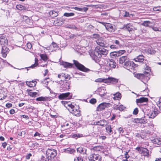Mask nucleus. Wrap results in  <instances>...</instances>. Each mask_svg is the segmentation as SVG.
Wrapping results in <instances>:
<instances>
[{"label": "nucleus", "instance_id": "obj_60", "mask_svg": "<svg viewBox=\"0 0 161 161\" xmlns=\"http://www.w3.org/2000/svg\"><path fill=\"white\" fill-rule=\"evenodd\" d=\"M74 9L78 11H82L83 10H85L84 9H85L84 8H78L77 7H75L74 8Z\"/></svg>", "mask_w": 161, "mask_h": 161}, {"label": "nucleus", "instance_id": "obj_17", "mask_svg": "<svg viewBox=\"0 0 161 161\" xmlns=\"http://www.w3.org/2000/svg\"><path fill=\"white\" fill-rule=\"evenodd\" d=\"M129 58L127 56H123L121 57L119 60V63L120 64H122L123 63L125 64V62H127L128 61Z\"/></svg>", "mask_w": 161, "mask_h": 161}, {"label": "nucleus", "instance_id": "obj_1", "mask_svg": "<svg viewBox=\"0 0 161 161\" xmlns=\"http://www.w3.org/2000/svg\"><path fill=\"white\" fill-rule=\"evenodd\" d=\"M107 64L103 67V71L105 72H108L111 68H115L116 66V63L113 59H107Z\"/></svg>", "mask_w": 161, "mask_h": 161}, {"label": "nucleus", "instance_id": "obj_33", "mask_svg": "<svg viewBox=\"0 0 161 161\" xmlns=\"http://www.w3.org/2000/svg\"><path fill=\"white\" fill-rule=\"evenodd\" d=\"M106 122V121L105 120H102L96 122V125H100L103 126L105 125V123Z\"/></svg>", "mask_w": 161, "mask_h": 161}, {"label": "nucleus", "instance_id": "obj_42", "mask_svg": "<svg viewBox=\"0 0 161 161\" xmlns=\"http://www.w3.org/2000/svg\"><path fill=\"white\" fill-rule=\"evenodd\" d=\"M28 94L30 96L33 97H35L37 95L38 96L37 92H29Z\"/></svg>", "mask_w": 161, "mask_h": 161}, {"label": "nucleus", "instance_id": "obj_43", "mask_svg": "<svg viewBox=\"0 0 161 161\" xmlns=\"http://www.w3.org/2000/svg\"><path fill=\"white\" fill-rule=\"evenodd\" d=\"M22 17L23 18V20L28 24L30 21L29 17L26 16H22Z\"/></svg>", "mask_w": 161, "mask_h": 161}, {"label": "nucleus", "instance_id": "obj_9", "mask_svg": "<svg viewBox=\"0 0 161 161\" xmlns=\"http://www.w3.org/2000/svg\"><path fill=\"white\" fill-rule=\"evenodd\" d=\"M110 104L106 103H103L100 104L97 108L98 111H100L106 108H108L110 107Z\"/></svg>", "mask_w": 161, "mask_h": 161}, {"label": "nucleus", "instance_id": "obj_58", "mask_svg": "<svg viewBox=\"0 0 161 161\" xmlns=\"http://www.w3.org/2000/svg\"><path fill=\"white\" fill-rule=\"evenodd\" d=\"M118 47L116 45H114L113 44L112 45H111L110 46V47L111 49H115L118 48Z\"/></svg>", "mask_w": 161, "mask_h": 161}, {"label": "nucleus", "instance_id": "obj_51", "mask_svg": "<svg viewBox=\"0 0 161 161\" xmlns=\"http://www.w3.org/2000/svg\"><path fill=\"white\" fill-rule=\"evenodd\" d=\"M67 28L69 29H77L76 26L74 25H69L67 26Z\"/></svg>", "mask_w": 161, "mask_h": 161}, {"label": "nucleus", "instance_id": "obj_47", "mask_svg": "<svg viewBox=\"0 0 161 161\" xmlns=\"http://www.w3.org/2000/svg\"><path fill=\"white\" fill-rule=\"evenodd\" d=\"M54 23H55V24H57V25H60L62 24L63 23V20L62 19V20L61 21H60L59 20H58V19L57 20H55L54 21Z\"/></svg>", "mask_w": 161, "mask_h": 161}, {"label": "nucleus", "instance_id": "obj_5", "mask_svg": "<svg viewBox=\"0 0 161 161\" xmlns=\"http://www.w3.org/2000/svg\"><path fill=\"white\" fill-rule=\"evenodd\" d=\"M74 64L75 66L79 70L85 72H87L90 69L86 68L84 65L79 63L78 61L75 60H73Z\"/></svg>", "mask_w": 161, "mask_h": 161}, {"label": "nucleus", "instance_id": "obj_20", "mask_svg": "<svg viewBox=\"0 0 161 161\" xmlns=\"http://www.w3.org/2000/svg\"><path fill=\"white\" fill-rule=\"evenodd\" d=\"M159 111L157 109H154L151 114L148 115L149 118L153 119L159 113Z\"/></svg>", "mask_w": 161, "mask_h": 161}, {"label": "nucleus", "instance_id": "obj_28", "mask_svg": "<svg viewBox=\"0 0 161 161\" xmlns=\"http://www.w3.org/2000/svg\"><path fill=\"white\" fill-rule=\"evenodd\" d=\"M86 149L85 147H79L77 149V152L83 154H86Z\"/></svg>", "mask_w": 161, "mask_h": 161}, {"label": "nucleus", "instance_id": "obj_4", "mask_svg": "<svg viewBox=\"0 0 161 161\" xmlns=\"http://www.w3.org/2000/svg\"><path fill=\"white\" fill-rule=\"evenodd\" d=\"M57 154V151L53 149H48L46 151V157L53 161Z\"/></svg>", "mask_w": 161, "mask_h": 161}, {"label": "nucleus", "instance_id": "obj_8", "mask_svg": "<svg viewBox=\"0 0 161 161\" xmlns=\"http://www.w3.org/2000/svg\"><path fill=\"white\" fill-rule=\"evenodd\" d=\"M124 66L127 68H135L138 66L137 64H135L133 61H131L129 59L128 61L125 62L124 64Z\"/></svg>", "mask_w": 161, "mask_h": 161}, {"label": "nucleus", "instance_id": "obj_61", "mask_svg": "<svg viewBox=\"0 0 161 161\" xmlns=\"http://www.w3.org/2000/svg\"><path fill=\"white\" fill-rule=\"evenodd\" d=\"M92 37L93 38L97 39H99V38H100V36L99 35L97 34H93V35Z\"/></svg>", "mask_w": 161, "mask_h": 161}, {"label": "nucleus", "instance_id": "obj_10", "mask_svg": "<svg viewBox=\"0 0 161 161\" xmlns=\"http://www.w3.org/2000/svg\"><path fill=\"white\" fill-rule=\"evenodd\" d=\"M104 25L106 30L110 32H112L115 31L114 25L112 24L109 23H104Z\"/></svg>", "mask_w": 161, "mask_h": 161}, {"label": "nucleus", "instance_id": "obj_34", "mask_svg": "<svg viewBox=\"0 0 161 161\" xmlns=\"http://www.w3.org/2000/svg\"><path fill=\"white\" fill-rule=\"evenodd\" d=\"M147 52L151 54H154L156 53V51L154 50L152 47H148L147 50Z\"/></svg>", "mask_w": 161, "mask_h": 161}, {"label": "nucleus", "instance_id": "obj_32", "mask_svg": "<svg viewBox=\"0 0 161 161\" xmlns=\"http://www.w3.org/2000/svg\"><path fill=\"white\" fill-rule=\"evenodd\" d=\"M114 99L115 100H119L121 97V94L119 92H117L115 94H114Z\"/></svg>", "mask_w": 161, "mask_h": 161}, {"label": "nucleus", "instance_id": "obj_59", "mask_svg": "<svg viewBox=\"0 0 161 161\" xmlns=\"http://www.w3.org/2000/svg\"><path fill=\"white\" fill-rule=\"evenodd\" d=\"M158 106L159 107V109L161 110V98L159 99L158 103H157Z\"/></svg>", "mask_w": 161, "mask_h": 161}, {"label": "nucleus", "instance_id": "obj_56", "mask_svg": "<svg viewBox=\"0 0 161 161\" xmlns=\"http://www.w3.org/2000/svg\"><path fill=\"white\" fill-rule=\"evenodd\" d=\"M49 79V78H47L46 79H45L43 81H42L41 82L42 84H45V85H47V83H48V81L47 80Z\"/></svg>", "mask_w": 161, "mask_h": 161}, {"label": "nucleus", "instance_id": "obj_18", "mask_svg": "<svg viewBox=\"0 0 161 161\" xmlns=\"http://www.w3.org/2000/svg\"><path fill=\"white\" fill-rule=\"evenodd\" d=\"M125 27L130 32L137 30L136 28L134 27L130 24L125 25Z\"/></svg>", "mask_w": 161, "mask_h": 161}, {"label": "nucleus", "instance_id": "obj_24", "mask_svg": "<svg viewBox=\"0 0 161 161\" xmlns=\"http://www.w3.org/2000/svg\"><path fill=\"white\" fill-rule=\"evenodd\" d=\"M106 132L109 135H111L113 134V132L112 130V127L110 125H106Z\"/></svg>", "mask_w": 161, "mask_h": 161}, {"label": "nucleus", "instance_id": "obj_52", "mask_svg": "<svg viewBox=\"0 0 161 161\" xmlns=\"http://www.w3.org/2000/svg\"><path fill=\"white\" fill-rule=\"evenodd\" d=\"M151 23L149 21H144L142 23V25L145 26H149Z\"/></svg>", "mask_w": 161, "mask_h": 161}, {"label": "nucleus", "instance_id": "obj_29", "mask_svg": "<svg viewBox=\"0 0 161 161\" xmlns=\"http://www.w3.org/2000/svg\"><path fill=\"white\" fill-rule=\"evenodd\" d=\"M106 82L108 81L111 83L113 84H115L118 82V80L117 79L113 78H108L107 80H106Z\"/></svg>", "mask_w": 161, "mask_h": 161}, {"label": "nucleus", "instance_id": "obj_22", "mask_svg": "<svg viewBox=\"0 0 161 161\" xmlns=\"http://www.w3.org/2000/svg\"><path fill=\"white\" fill-rule=\"evenodd\" d=\"M7 96V93L4 90L0 89V100L4 99Z\"/></svg>", "mask_w": 161, "mask_h": 161}, {"label": "nucleus", "instance_id": "obj_63", "mask_svg": "<svg viewBox=\"0 0 161 161\" xmlns=\"http://www.w3.org/2000/svg\"><path fill=\"white\" fill-rule=\"evenodd\" d=\"M96 100L95 98H92L90 100V103L91 104H94L96 103Z\"/></svg>", "mask_w": 161, "mask_h": 161}, {"label": "nucleus", "instance_id": "obj_41", "mask_svg": "<svg viewBox=\"0 0 161 161\" xmlns=\"http://www.w3.org/2000/svg\"><path fill=\"white\" fill-rule=\"evenodd\" d=\"M125 107L122 105L119 106H116L115 107V108L117 110H119L120 111H122L124 109Z\"/></svg>", "mask_w": 161, "mask_h": 161}, {"label": "nucleus", "instance_id": "obj_7", "mask_svg": "<svg viewBox=\"0 0 161 161\" xmlns=\"http://www.w3.org/2000/svg\"><path fill=\"white\" fill-rule=\"evenodd\" d=\"M72 95L70 92H67L61 94L58 96V98L60 99H69L72 97Z\"/></svg>", "mask_w": 161, "mask_h": 161}, {"label": "nucleus", "instance_id": "obj_44", "mask_svg": "<svg viewBox=\"0 0 161 161\" xmlns=\"http://www.w3.org/2000/svg\"><path fill=\"white\" fill-rule=\"evenodd\" d=\"M116 52L117 54V57H118L124 53L125 52V50H121L117 51Z\"/></svg>", "mask_w": 161, "mask_h": 161}, {"label": "nucleus", "instance_id": "obj_37", "mask_svg": "<svg viewBox=\"0 0 161 161\" xmlns=\"http://www.w3.org/2000/svg\"><path fill=\"white\" fill-rule=\"evenodd\" d=\"M53 47L54 48L56 49L58 47V46L56 43L53 42L52 44V45H51L50 47H47L46 49L49 50L50 47Z\"/></svg>", "mask_w": 161, "mask_h": 161}, {"label": "nucleus", "instance_id": "obj_53", "mask_svg": "<svg viewBox=\"0 0 161 161\" xmlns=\"http://www.w3.org/2000/svg\"><path fill=\"white\" fill-rule=\"evenodd\" d=\"M133 15L132 14H130L127 11H125V14L123 15V16L124 17H131V16H133Z\"/></svg>", "mask_w": 161, "mask_h": 161}, {"label": "nucleus", "instance_id": "obj_48", "mask_svg": "<svg viewBox=\"0 0 161 161\" xmlns=\"http://www.w3.org/2000/svg\"><path fill=\"white\" fill-rule=\"evenodd\" d=\"M40 161H51V159H49L47 157L45 158V157L42 156Z\"/></svg>", "mask_w": 161, "mask_h": 161}, {"label": "nucleus", "instance_id": "obj_13", "mask_svg": "<svg viewBox=\"0 0 161 161\" xmlns=\"http://www.w3.org/2000/svg\"><path fill=\"white\" fill-rule=\"evenodd\" d=\"M8 40L5 36L2 35L0 37V44L1 45L7 46L8 44Z\"/></svg>", "mask_w": 161, "mask_h": 161}, {"label": "nucleus", "instance_id": "obj_39", "mask_svg": "<svg viewBox=\"0 0 161 161\" xmlns=\"http://www.w3.org/2000/svg\"><path fill=\"white\" fill-rule=\"evenodd\" d=\"M36 100L38 101H45L47 100V97H41L36 98Z\"/></svg>", "mask_w": 161, "mask_h": 161}, {"label": "nucleus", "instance_id": "obj_38", "mask_svg": "<svg viewBox=\"0 0 161 161\" xmlns=\"http://www.w3.org/2000/svg\"><path fill=\"white\" fill-rule=\"evenodd\" d=\"M83 134H73L72 136V137L73 138H75L76 139H77L78 138L83 137Z\"/></svg>", "mask_w": 161, "mask_h": 161}, {"label": "nucleus", "instance_id": "obj_12", "mask_svg": "<svg viewBox=\"0 0 161 161\" xmlns=\"http://www.w3.org/2000/svg\"><path fill=\"white\" fill-rule=\"evenodd\" d=\"M6 46H2V51H1V54H2V57L5 58L6 57L7 53H8L9 49L7 48Z\"/></svg>", "mask_w": 161, "mask_h": 161}, {"label": "nucleus", "instance_id": "obj_46", "mask_svg": "<svg viewBox=\"0 0 161 161\" xmlns=\"http://www.w3.org/2000/svg\"><path fill=\"white\" fill-rule=\"evenodd\" d=\"M38 60L37 58H35V63L34 64H32L31 66L29 67V68H33L38 65Z\"/></svg>", "mask_w": 161, "mask_h": 161}, {"label": "nucleus", "instance_id": "obj_30", "mask_svg": "<svg viewBox=\"0 0 161 161\" xmlns=\"http://www.w3.org/2000/svg\"><path fill=\"white\" fill-rule=\"evenodd\" d=\"M49 15L53 18L56 17L58 16V13L57 12L53 10H52L50 11L49 12Z\"/></svg>", "mask_w": 161, "mask_h": 161}, {"label": "nucleus", "instance_id": "obj_11", "mask_svg": "<svg viewBox=\"0 0 161 161\" xmlns=\"http://www.w3.org/2000/svg\"><path fill=\"white\" fill-rule=\"evenodd\" d=\"M150 74L148 73V72H144L143 74H142L140 79L143 82L144 81H147L149 79Z\"/></svg>", "mask_w": 161, "mask_h": 161}, {"label": "nucleus", "instance_id": "obj_31", "mask_svg": "<svg viewBox=\"0 0 161 161\" xmlns=\"http://www.w3.org/2000/svg\"><path fill=\"white\" fill-rule=\"evenodd\" d=\"M16 8L20 10H28V8L24 6L19 4L17 5L16 6Z\"/></svg>", "mask_w": 161, "mask_h": 161}, {"label": "nucleus", "instance_id": "obj_15", "mask_svg": "<svg viewBox=\"0 0 161 161\" xmlns=\"http://www.w3.org/2000/svg\"><path fill=\"white\" fill-rule=\"evenodd\" d=\"M148 101V99L147 98L142 97L139 99H137L136 100V102L138 105H140L141 103L144 102H147Z\"/></svg>", "mask_w": 161, "mask_h": 161}, {"label": "nucleus", "instance_id": "obj_62", "mask_svg": "<svg viewBox=\"0 0 161 161\" xmlns=\"http://www.w3.org/2000/svg\"><path fill=\"white\" fill-rule=\"evenodd\" d=\"M142 74H136L135 75V76L138 79L140 80L141 76H142Z\"/></svg>", "mask_w": 161, "mask_h": 161}, {"label": "nucleus", "instance_id": "obj_45", "mask_svg": "<svg viewBox=\"0 0 161 161\" xmlns=\"http://www.w3.org/2000/svg\"><path fill=\"white\" fill-rule=\"evenodd\" d=\"M40 56L41 59L44 61H46L48 59V58L47 55L45 54H41L40 55Z\"/></svg>", "mask_w": 161, "mask_h": 161}, {"label": "nucleus", "instance_id": "obj_57", "mask_svg": "<svg viewBox=\"0 0 161 161\" xmlns=\"http://www.w3.org/2000/svg\"><path fill=\"white\" fill-rule=\"evenodd\" d=\"M113 43L114 44H116V45L118 46H118H119L120 45V43L119 41L117 40L114 41H113Z\"/></svg>", "mask_w": 161, "mask_h": 161}, {"label": "nucleus", "instance_id": "obj_54", "mask_svg": "<svg viewBox=\"0 0 161 161\" xmlns=\"http://www.w3.org/2000/svg\"><path fill=\"white\" fill-rule=\"evenodd\" d=\"M63 78L65 79V80H69L70 78V76L68 74H66L64 73V75L63 76Z\"/></svg>", "mask_w": 161, "mask_h": 161}, {"label": "nucleus", "instance_id": "obj_64", "mask_svg": "<svg viewBox=\"0 0 161 161\" xmlns=\"http://www.w3.org/2000/svg\"><path fill=\"white\" fill-rule=\"evenodd\" d=\"M110 55L111 56L117 57V54L116 51L110 53Z\"/></svg>", "mask_w": 161, "mask_h": 161}, {"label": "nucleus", "instance_id": "obj_40", "mask_svg": "<svg viewBox=\"0 0 161 161\" xmlns=\"http://www.w3.org/2000/svg\"><path fill=\"white\" fill-rule=\"evenodd\" d=\"M41 134H40L37 132H36V133L34 134V137L37 140H40L41 139Z\"/></svg>", "mask_w": 161, "mask_h": 161}, {"label": "nucleus", "instance_id": "obj_50", "mask_svg": "<svg viewBox=\"0 0 161 161\" xmlns=\"http://www.w3.org/2000/svg\"><path fill=\"white\" fill-rule=\"evenodd\" d=\"M105 80L102 78H98L96 79L95 80V81L97 82H104L105 83H106V81H105Z\"/></svg>", "mask_w": 161, "mask_h": 161}, {"label": "nucleus", "instance_id": "obj_16", "mask_svg": "<svg viewBox=\"0 0 161 161\" xmlns=\"http://www.w3.org/2000/svg\"><path fill=\"white\" fill-rule=\"evenodd\" d=\"M97 63L99 65L102 66H101V68L103 69V67L107 64L106 59V60L103 58H100L99 59L98 61L97 62Z\"/></svg>", "mask_w": 161, "mask_h": 161}, {"label": "nucleus", "instance_id": "obj_27", "mask_svg": "<svg viewBox=\"0 0 161 161\" xmlns=\"http://www.w3.org/2000/svg\"><path fill=\"white\" fill-rule=\"evenodd\" d=\"M141 153L145 156L148 157L149 155V151L147 148L143 147Z\"/></svg>", "mask_w": 161, "mask_h": 161}, {"label": "nucleus", "instance_id": "obj_14", "mask_svg": "<svg viewBox=\"0 0 161 161\" xmlns=\"http://www.w3.org/2000/svg\"><path fill=\"white\" fill-rule=\"evenodd\" d=\"M133 122L135 123H145L147 122V119L144 117L143 118L140 119H135L133 120Z\"/></svg>", "mask_w": 161, "mask_h": 161}, {"label": "nucleus", "instance_id": "obj_26", "mask_svg": "<svg viewBox=\"0 0 161 161\" xmlns=\"http://www.w3.org/2000/svg\"><path fill=\"white\" fill-rule=\"evenodd\" d=\"M134 60L136 62H142L144 60V57L142 55H140L138 56L136 58H135Z\"/></svg>", "mask_w": 161, "mask_h": 161}, {"label": "nucleus", "instance_id": "obj_3", "mask_svg": "<svg viewBox=\"0 0 161 161\" xmlns=\"http://www.w3.org/2000/svg\"><path fill=\"white\" fill-rule=\"evenodd\" d=\"M95 53L97 54L99 58H101L102 54L104 55H107L108 52L107 49L103 47H100L99 46H97L95 47Z\"/></svg>", "mask_w": 161, "mask_h": 161}, {"label": "nucleus", "instance_id": "obj_21", "mask_svg": "<svg viewBox=\"0 0 161 161\" xmlns=\"http://www.w3.org/2000/svg\"><path fill=\"white\" fill-rule=\"evenodd\" d=\"M97 43L100 46L106 47L105 41L102 39H98L96 41Z\"/></svg>", "mask_w": 161, "mask_h": 161}, {"label": "nucleus", "instance_id": "obj_2", "mask_svg": "<svg viewBox=\"0 0 161 161\" xmlns=\"http://www.w3.org/2000/svg\"><path fill=\"white\" fill-rule=\"evenodd\" d=\"M68 106L69 107L68 110L70 113L77 117L80 116V111L77 109L76 105L75 106L72 104H68Z\"/></svg>", "mask_w": 161, "mask_h": 161}, {"label": "nucleus", "instance_id": "obj_19", "mask_svg": "<svg viewBox=\"0 0 161 161\" xmlns=\"http://www.w3.org/2000/svg\"><path fill=\"white\" fill-rule=\"evenodd\" d=\"M90 55L91 57L92 58L96 63L98 61V59L100 58H99L98 56H97L95 53L93 52L90 53Z\"/></svg>", "mask_w": 161, "mask_h": 161}, {"label": "nucleus", "instance_id": "obj_35", "mask_svg": "<svg viewBox=\"0 0 161 161\" xmlns=\"http://www.w3.org/2000/svg\"><path fill=\"white\" fill-rule=\"evenodd\" d=\"M153 142L156 144H161V138H156L154 139Z\"/></svg>", "mask_w": 161, "mask_h": 161}, {"label": "nucleus", "instance_id": "obj_49", "mask_svg": "<svg viewBox=\"0 0 161 161\" xmlns=\"http://www.w3.org/2000/svg\"><path fill=\"white\" fill-rule=\"evenodd\" d=\"M75 15V14L73 13H64V15L65 16L68 17L69 16H73Z\"/></svg>", "mask_w": 161, "mask_h": 161}, {"label": "nucleus", "instance_id": "obj_36", "mask_svg": "<svg viewBox=\"0 0 161 161\" xmlns=\"http://www.w3.org/2000/svg\"><path fill=\"white\" fill-rule=\"evenodd\" d=\"M65 152L67 153H70V154H74L75 153V151L73 149L68 148L65 150Z\"/></svg>", "mask_w": 161, "mask_h": 161}, {"label": "nucleus", "instance_id": "obj_6", "mask_svg": "<svg viewBox=\"0 0 161 161\" xmlns=\"http://www.w3.org/2000/svg\"><path fill=\"white\" fill-rule=\"evenodd\" d=\"M90 161H101V157L97 154L92 153L88 158Z\"/></svg>", "mask_w": 161, "mask_h": 161}, {"label": "nucleus", "instance_id": "obj_25", "mask_svg": "<svg viewBox=\"0 0 161 161\" xmlns=\"http://www.w3.org/2000/svg\"><path fill=\"white\" fill-rule=\"evenodd\" d=\"M37 82L36 81L33 80L31 81H26V84L29 87H32L35 86Z\"/></svg>", "mask_w": 161, "mask_h": 161}, {"label": "nucleus", "instance_id": "obj_23", "mask_svg": "<svg viewBox=\"0 0 161 161\" xmlns=\"http://www.w3.org/2000/svg\"><path fill=\"white\" fill-rule=\"evenodd\" d=\"M61 64L64 67L68 68H71L73 65V64L64 61L62 62L61 63Z\"/></svg>", "mask_w": 161, "mask_h": 161}, {"label": "nucleus", "instance_id": "obj_55", "mask_svg": "<svg viewBox=\"0 0 161 161\" xmlns=\"http://www.w3.org/2000/svg\"><path fill=\"white\" fill-rule=\"evenodd\" d=\"M152 28L154 31H161V28L160 27H153Z\"/></svg>", "mask_w": 161, "mask_h": 161}]
</instances>
